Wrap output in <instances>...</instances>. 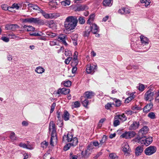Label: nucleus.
<instances>
[{"label":"nucleus","mask_w":159,"mask_h":159,"mask_svg":"<svg viewBox=\"0 0 159 159\" xmlns=\"http://www.w3.org/2000/svg\"><path fill=\"white\" fill-rule=\"evenodd\" d=\"M148 128L147 126H144L139 131L138 136L133 140L135 142L140 143L143 145L147 146L150 145L152 141V138L151 137L146 138L145 136L148 132Z\"/></svg>","instance_id":"f257e3e1"},{"label":"nucleus","mask_w":159,"mask_h":159,"mask_svg":"<svg viewBox=\"0 0 159 159\" xmlns=\"http://www.w3.org/2000/svg\"><path fill=\"white\" fill-rule=\"evenodd\" d=\"M78 20L75 16H69L66 19L64 26L66 29L70 30L74 29L77 25Z\"/></svg>","instance_id":"f03ea898"},{"label":"nucleus","mask_w":159,"mask_h":159,"mask_svg":"<svg viewBox=\"0 0 159 159\" xmlns=\"http://www.w3.org/2000/svg\"><path fill=\"white\" fill-rule=\"evenodd\" d=\"M157 151L156 147L154 146H150L144 150L145 154L147 156H150L155 153Z\"/></svg>","instance_id":"7ed1b4c3"},{"label":"nucleus","mask_w":159,"mask_h":159,"mask_svg":"<svg viewBox=\"0 0 159 159\" xmlns=\"http://www.w3.org/2000/svg\"><path fill=\"white\" fill-rule=\"evenodd\" d=\"M152 90L151 89H149L144 94V99L146 101H151L153 100V96L154 93L152 92Z\"/></svg>","instance_id":"20e7f679"},{"label":"nucleus","mask_w":159,"mask_h":159,"mask_svg":"<svg viewBox=\"0 0 159 159\" xmlns=\"http://www.w3.org/2000/svg\"><path fill=\"white\" fill-rule=\"evenodd\" d=\"M136 134V133L134 131H126L123 133L120 137L126 139H129L134 137Z\"/></svg>","instance_id":"39448f33"},{"label":"nucleus","mask_w":159,"mask_h":159,"mask_svg":"<svg viewBox=\"0 0 159 159\" xmlns=\"http://www.w3.org/2000/svg\"><path fill=\"white\" fill-rule=\"evenodd\" d=\"M49 132H51V134L52 136L57 135L56 129L55 127V124L53 121H51L49 123Z\"/></svg>","instance_id":"423d86ee"},{"label":"nucleus","mask_w":159,"mask_h":159,"mask_svg":"<svg viewBox=\"0 0 159 159\" xmlns=\"http://www.w3.org/2000/svg\"><path fill=\"white\" fill-rule=\"evenodd\" d=\"M94 93L91 91H88L86 92L84 95L80 98L81 101H82L83 98H87L88 99H91L94 95Z\"/></svg>","instance_id":"0eeeda50"},{"label":"nucleus","mask_w":159,"mask_h":159,"mask_svg":"<svg viewBox=\"0 0 159 159\" xmlns=\"http://www.w3.org/2000/svg\"><path fill=\"white\" fill-rule=\"evenodd\" d=\"M73 135L71 133L68 134L67 135H64L63 137V141L65 142L67 141L68 142H73V139L74 138L77 139V138L75 137L73 138Z\"/></svg>","instance_id":"6e6552de"},{"label":"nucleus","mask_w":159,"mask_h":159,"mask_svg":"<svg viewBox=\"0 0 159 159\" xmlns=\"http://www.w3.org/2000/svg\"><path fill=\"white\" fill-rule=\"evenodd\" d=\"M97 69V65H88L87 66L86 71L88 74H93L95 70Z\"/></svg>","instance_id":"1a4fd4ad"},{"label":"nucleus","mask_w":159,"mask_h":159,"mask_svg":"<svg viewBox=\"0 0 159 159\" xmlns=\"http://www.w3.org/2000/svg\"><path fill=\"white\" fill-rule=\"evenodd\" d=\"M77 139L74 138L73 139V142L68 143L66 145L64 148V150L66 151L68 150L70 148L71 146H75L78 143Z\"/></svg>","instance_id":"9d476101"},{"label":"nucleus","mask_w":159,"mask_h":159,"mask_svg":"<svg viewBox=\"0 0 159 159\" xmlns=\"http://www.w3.org/2000/svg\"><path fill=\"white\" fill-rule=\"evenodd\" d=\"M88 7L86 5H80L74 8L75 11H81L88 9Z\"/></svg>","instance_id":"9b49d317"},{"label":"nucleus","mask_w":159,"mask_h":159,"mask_svg":"<svg viewBox=\"0 0 159 159\" xmlns=\"http://www.w3.org/2000/svg\"><path fill=\"white\" fill-rule=\"evenodd\" d=\"M153 105L152 102L147 104L143 108V111L144 113H148L152 108Z\"/></svg>","instance_id":"f8f14e48"},{"label":"nucleus","mask_w":159,"mask_h":159,"mask_svg":"<svg viewBox=\"0 0 159 159\" xmlns=\"http://www.w3.org/2000/svg\"><path fill=\"white\" fill-rule=\"evenodd\" d=\"M89 27L90 28L91 32L94 34H96L99 31V28L97 25L95 24H90V26Z\"/></svg>","instance_id":"ddd939ff"},{"label":"nucleus","mask_w":159,"mask_h":159,"mask_svg":"<svg viewBox=\"0 0 159 159\" xmlns=\"http://www.w3.org/2000/svg\"><path fill=\"white\" fill-rule=\"evenodd\" d=\"M140 125L139 121H134L133 123L131 124L129 127V130H135L138 128Z\"/></svg>","instance_id":"4468645a"},{"label":"nucleus","mask_w":159,"mask_h":159,"mask_svg":"<svg viewBox=\"0 0 159 159\" xmlns=\"http://www.w3.org/2000/svg\"><path fill=\"white\" fill-rule=\"evenodd\" d=\"M22 31H32L35 30V28L32 26L24 25L21 28Z\"/></svg>","instance_id":"2eb2a0df"},{"label":"nucleus","mask_w":159,"mask_h":159,"mask_svg":"<svg viewBox=\"0 0 159 159\" xmlns=\"http://www.w3.org/2000/svg\"><path fill=\"white\" fill-rule=\"evenodd\" d=\"M31 23L38 24L40 25H43L44 22L43 20L39 18L31 17Z\"/></svg>","instance_id":"dca6fc26"},{"label":"nucleus","mask_w":159,"mask_h":159,"mask_svg":"<svg viewBox=\"0 0 159 159\" xmlns=\"http://www.w3.org/2000/svg\"><path fill=\"white\" fill-rule=\"evenodd\" d=\"M70 91V89L64 88L62 89H59L57 90V93L58 94L60 93L64 94H66L69 93Z\"/></svg>","instance_id":"f3484780"},{"label":"nucleus","mask_w":159,"mask_h":159,"mask_svg":"<svg viewBox=\"0 0 159 159\" xmlns=\"http://www.w3.org/2000/svg\"><path fill=\"white\" fill-rule=\"evenodd\" d=\"M19 28V26L16 24H10L6 25L5 28L7 30H15Z\"/></svg>","instance_id":"a211bd4d"},{"label":"nucleus","mask_w":159,"mask_h":159,"mask_svg":"<svg viewBox=\"0 0 159 159\" xmlns=\"http://www.w3.org/2000/svg\"><path fill=\"white\" fill-rule=\"evenodd\" d=\"M40 13L42 14L43 16L46 19L52 18H53L54 16L52 13L48 14L42 9L41 10Z\"/></svg>","instance_id":"6ab92c4d"},{"label":"nucleus","mask_w":159,"mask_h":159,"mask_svg":"<svg viewBox=\"0 0 159 159\" xmlns=\"http://www.w3.org/2000/svg\"><path fill=\"white\" fill-rule=\"evenodd\" d=\"M114 119H118L122 122L126 121L127 119V117L125 116L124 114H122V115H117L115 116Z\"/></svg>","instance_id":"aec40b11"},{"label":"nucleus","mask_w":159,"mask_h":159,"mask_svg":"<svg viewBox=\"0 0 159 159\" xmlns=\"http://www.w3.org/2000/svg\"><path fill=\"white\" fill-rule=\"evenodd\" d=\"M118 12L121 14H129L130 13V11L128 8L122 7L119 10Z\"/></svg>","instance_id":"412c9836"},{"label":"nucleus","mask_w":159,"mask_h":159,"mask_svg":"<svg viewBox=\"0 0 159 159\" xmlns=\"http://www.w3.org/2000/svg\"><path fill=\"white\" fill-rule=\"evenodd\" d=\"M143 148L142 146H138L135 149V154L138 156L141 155L143 151Z\"/></svg>","instance_id":"4be33fe9"},{"label":"nucleus","mask_w":159,"mask_h":159,"mask_svg":"<svg viewBox=\"0 0 159 159\" xmlns=\"http://www.w3.org/2000/svg\"><path fill=\"white\" fill-rule=\"evenodd\" d=\"M107 137L106 135H103L101 139L100 140V147L105 146L107 142Z\"/></svg>","instance_id":"5701e85b"},{"label":"nucleus","mask_w":159,"mask_h":159,"mask_svg":"<svg viewBox=\"0 0 159 159\" xmlns=\"http://www.w3.org/2000/svg\"><path fill=\"white\" fill-rule=\"evenodd\" d=\"M66 35L65 34H60L58 37V39L59 41L62 42L65 45H67V43L66 42Z\"/></svg>","instance_id":"b1692460"},{"label":"nucleus","mask_w":159,"mask_h":159,"mask_svg":"<svg viewBox=\"0 0 159 159\" xmlns=\"http://www.w3.org/2000/svg\"><path fill=\"white\" fill-rule=\"evenodd\" d=\"M78 35L77 34H72L71 36L73 44L76 46L77 44Z\"/></svg>","instance_id":"393cba45"},{"label":"nucleus","mask_w":159,"mask_h":159,"mask_svg":"<svg viewBox=\"0 0 159 159\" xmlns=\"http://www.w3.org/2000/svg\"><path fill=\"white\" fill-rule=\"evenodd\" d=\"M140 38L141 43L142 44H144L146 45L149 43L148 39L147 37L143 36V35H141Z\"/></svg>","instance_id":"a878e982"},{"label":"nucleus","mask_w":159,"mask_h":159,"mask_svg":"<svg viewBox=\"0 0 159 159\" xmlns=\"http://www.w3.org/2000/svg\"><path fill=\"white\" fill-rule=\"evenodd\" d=\"M91 31L90 28L89 26H86L85 28V30L84 32L83 36L84 37H88Z\"/></svg>","instance_id":"bb28decb"},{"label":"nucleus","mask_w":159,"mask_h":159,"mask_svg":"<svg viewBox=\"0 0 159 159\" xmlns=\"http://www.w3.org/2000/svg\"><path fill=\"white\" fill-rule=\"evenodd\" d=\"M28 6L32 8L33 10H37L39 12L41 10L37 5L31 3L28 4Z\"/></svg>","instance_id":"cd10ccee"},{"label":"nucleus","mask_w":159,"mask_h":159,"mask_svg":"<svg viewBox=\"0 0 159 159\" xmlns=\"http://www.w3.org/2000/svg\"><path fill=\"white\" fill-rule=\"evenodd\" d=\"M69 115L70 114L68 111H65L62 116V117L65 121H67L69 120Z\"/></svg>","instance_id":"c85d7f7f"},{"label":"nucleus","mask_w":159,"mask_h":159,"mask_svg":"<svg viewBox=\"0 0 159 159\" xmlns=\"http://www.w3.org/2000/svg\"><path fill=\"white\" fill-rule=\"evenodd\" d=\"M90 154V151L88 149L85 150L84 153L83 151L82 152V155L84 158L88 157Z\"/></svg>","instance_id":"c756f323"},{"label":"nucleus","mask_w":159,"mask_h":159,"mask_svg":"<svg viewBox=\"0 0 159 159\" xmlns=\"http://www.w3.org/2000/svg\"><path fill=\"white\" fill-rule=\"evenodd\" d=\"M135 97V95L133 93H131L130 94L129 97L127 98L125 100V103H129L131 100L133 99Z\"/></svg>","instance_id":"7c9ffc66"},{"label":"nucleus","mask_w":159,"mask_h":159,"mask_svg":"<svg viewBox=\"0 0 159 159\" xmlns=\"http://www.w3.org/2000/svg\"><path fill=\"white\" fill-rule=\"evenodd\" d=\"M83 106L87 107L88 105L89 104V102L88 99L83 98L82 101H81Z\"/></svg>","instance_id":"2f4dec72"},{"label":"nucleus","mask_w":159,"mask_h":159,"mask_svg":"<svg viewBox=\"0 0 159 159\" xmlns=\"http://www.w3.org/2000/svg\"><path fill=\"white\" fill-rule=\"evenodd\" d=\"M35 71L38 73L41 74L44 71V69L42 67L39 66L37 67L35 70Z\"/></svg>","instance_id":"473e14b6"},{"label":"nucleus","mask_w":159,"mask_h":159,"mask_svg":"<svg viewBox=\"0 0 159 159\" xmlns=\"http://www.w3.org/2000/svg\"><path fill=\"white\" fill-rule=\"evenodd\" d=\"M114 101L115 102V104L114 105L116 107H120L121 104V102L119 99H117L116 98H114L113 99Z\"/></svg>","instance_id":"72a5a7b5"},{"label":"nucleus","mask_w":159,"mask_h":159,"mask_svg":"<svg viewBox=\"0 0 159 159\" xmlns=\"http://www.w3.org/2000/svg\"><path fill=\"white\" fill-rule=\"evenodd\" d=\"M70 1L69 0H66L61 2V4L62 6L65 7L70 5Z\"/></svg>","instance_id":"f704fd0d"},{"label":"nucleus","mask_w":159,"mask_h":159,"mask_svg":"<svg viewBox=\"0 0 159 159\" xmlns=\"http://www.w3.org/2000/svg\"><path fill=\"white\" fill-rule=\"evenodd\" d=\"M123 150L125 152H128L129 151V147L127 144H125L124 145Z\"/></svg>","instance_id":"c9c22d12"},{"label":"nucleus","mask_w":159,"mask_h":159,"mask_svg":"<svg viewBox=\"0 0 159 159\" xmlns=\"http://www.w3.org/2000/svg\"><path fill=\"white\" fill-rule=\"evenodd\" d=\"M140 2L141 3H144V5L146 7L149 6L151 3L150 0H140Z\"/></svg>","instance_id":"e433bc0d"},{"label":"nucleus","mask_w":159,"mask_h":159,"mask_svg":"<svg viewBox=\"0 0 159 159\" xmlns=\"http://www.w3.org/2000/svg\"><path fill=\"white\" fill-rule=\"evenodd\" d=\"M10 138L11 140L13 141L16 140L17 139V137L16 136L15 133L14 132L11 133Z\"/></svg>","instance_id":"4c0bfd02"},{"label":"nucleus","mask_w":159,"mask_h":159,"mask_svg":"<svg viewBox=\"0 0 159 159\" xmlns=\"http://www.w3.org/2000/svg\"><path fill=\"white\" fill-rule=\"evenodd\" d=\"M139 86L137 87V88L139 91L141 92L143 91L145 89L144 85L141 84H139Z\"/></svg>","instance_id":"58836bf2"},{"label":"nucleus","mask_w":159,"mask_h":159,"mask_svg":"<svg viewBox=\"0 0 159 159\" xmlns=\"http://www.w3.org/2000/svg\"><path fill=\"white\" fill-rule=\"evenodd\" d=\"M111 0H104L103 4L105 6H109L111 4Z\"/></svg>","instance_id":"ea45409f"},{"label":"nucleus","mask_w":159,"mask_h":159,"mask_svg":"<svg viewBox=\"0 0 159 159\" xmlns=\"http://www.w3.org/2000/svg\"><path fill=\"white\" fill-rule=\"evenodd\" d=\"M78 60L77 59L73 58L72 60L71 66H76L78 64Z\"/></svg>","instance_id":"a19ab883"},{"label":"nucleus","mask_w":159,"mask_h":159,"mask_svg":"<svg viewBox=\"0 0 159 159\" xmlns=\"http://www.w3.org/2000/svg\"><path fill=\"white\" fill-rule=\"evenodd\" d=\"M148 116L152 119H154L156 118L155 113L153 112H149L148 115Z\"/></svg>","instance_id":"79ce46f5"},{"label":"nucleus","mask_w":159,"mask_h":159,"mask_svg":"<svg viewBox=\"0 0 159 159\" xmlns=\"http://www.w3.org/2000/svg\"><path fill=\"white\" fill-rule=\"evenodd\" d=\"M63 82L64 86L66 87H70L71 84V82L70 80H67Z\"/></svg>","instance_id":"37998d69"},{"label":"nucleus","mask_w":159,"mask_h":159,"mask_svg":"<svg viewBox=\"0 0 159 159\" xmlns=\"http://www.w3.org/2000/svg\"><path fill=\"white\" fill-rule=\"evenodd\" d=\"M78 21L80 24H82L85 23V21L83 16H80L78 18Z\"/></svg>","instance_id":"c03bdc74"},{"label":"nucleus","mask_w":159,"mask_h":159,"mask_svg":"<svg viewBox=\"0 0 159 159\" xmlns=\"http://www.w3.org/2000/svg\"><path fill=\"white\" fill-rule=\"evenodd\" d=\"M2 9L5 11L7 10L8 9H12V8L11 7H8L7 5L6 4H3L2 5Z\"/></svg>","instance_id":"a18cd8bd"},{"label":"nucleus","mask_w":159,"mask_h":159,"mask_svg":"<svg viewBox=\"0 0 159 159\" xmlns=\"http://www.w3.org/2000/svg\"><path fill=\"white\" fill-rule=\"evenodd\" d=\"M112 105H115V104L114 103H112L111 102H108L105 105V108L107 109H109L112 107Z\"/></svg>","instance_id":"49530a36"},{"label":"nucleus","mask_w":159,"mask_h":159,"mask_svg":"<svg viewBox=\"0 0 159 159\" xmlns=\"http://www.w3.org/2000/svg\"><path fill=\"white\" fill-rule=\"evenodd\" d=\"M41 32L40 31L38 32H35L34 33H30V35L31 36H41Z\"/></svg>","instance_id":"de8ad7c7"},{"label":"nucleus","mask_w":159,"mask_h":159,"mask_svg":"<svg viewBox=\"0 0 159 159\" xmlns=\"http://www.w3.org/2000/svg\"><path fill=\"white\" fill-rule=\"evenodd\" d=\"M65 55L66 56L70 57L71 56V53L70 51L68 50V49L65 50Z\"/></svg>","instance_id":"09e8293b"},{"label":"nucleus","mask_w":159,"mask_h":159,"mask_svg":"<svg viewBox=\"0 0 159 159\" xmlns=\"http://www.w3.org/2000/svg\"><path fill=\"white\" fill-rule=\"evenodd\" d=\"M41 147L43 148H46L48 145V143L46 141H44L41 143Z\"/></svg>","instance_id":"8fccbe9b"},{"label":"nucleus","mask_w":159,"mask_h":159,"mask_svg":"<svg viewBox=\"0 0 159 159\" xmlns=\"http://www.w3.org/2000/svg\"><path fill=\"white\" fill-rule=\"evenodd\" d=\"M118 119H115V120L113 122V125L115 127H116L120 124V121Z\"/></svg>","instance_id":"3c124183"},{"label":"nucleus","mask_w":159,"mask_h":159,"mask_svg":"<svg viewBox=\"0 0 159 159\" xmlns=\"http://www.w3.org/2000/svg\"><path fill=\"white\" fill-rule=\"evenodd\" d=\"M57 135H54V136H52V135L51 134V137L50 139V143L52 145H53V139H57Z\"/></svg>","instance_id":"603ef678"},{"label":"nucleus","mask_w":159,"mask_h":159,"mask_svg":"<svg viewBox=\"0 0 159 159\" xmlns=\"http://www.w3.org/2000/svg\"><path fill=\"white\" fill-rule=\"evenodd\" d=\"M56 103L55 102L53 103L51 106V109L50 111V113H52L54 110L55 107L56 106Z\"/></svg>","instance_id":"864d4df0"},{"label":"nucleus","mask_w":159,"mask_h":159,"mask_svg":"<svg viewBox=\"0 0 159 159\" xmlns=\"http://www.w3.org/2000/svg\"><path fill=\"white\" fill-rule=\"evenodd\" d=\"M72 59V57H69L67 58L66 59L65 61V63L66 64H68L70 62Z\"/></svg>","instance_id":"5fc2aeb1"},{"label":"nucleus","mask_w":159,"mask_h":159,"mask_svg":"<svg viewBox=\"0 0 159 159\" xmlns=\"http://www.w3.org/2000/svg\"><path fill=\"white\" fill-rule=\"evenodd\" d=\"M80 105V103L78 101H76L74 102V107L75 108L79 107Z\"/></svg>","instance_id":"6e6d98bb"},{"label":"nucleus","mask_w":159,"mask_h":159,"mask_svg":"<svg viewBox=\"0 0 159 159\" xmlns=\"http://www.w3.org/2000/svg\"><path fill=\"white\" fill-rule=\"evenodd\" d=\"M11 7L12 8H16V9H18L19 8V6L18 4L14 3L12 5Z\"/></svg>","instance_id":"4d7b16f0"},{"label":"nucleus","mask_w":159,"mask_h":159,"mask_svg":"<svg viewBox=\"0 0 159 159\" xmlns=\"http://www.w3.org/2000/svg\"><path fill=\"white\" fill-rule=\"evenodd\" d=\"M31 18H27L25 19H23V22L25 23H31Z\"/></svg>","instance_id":"13d9d810"},{"label":"nucleus","mask_w":159,"mask_h":159,"mask_svg":"<svg viewBox=\"0 0 159 159\" xmlns=\"http://www.w3.org/2000/svg\"><path fill=\"white\" fill-rule=\"evenodd\" d=\"M1 39L3 41H4L6 42H9V38L7 37H5V36L2 37L1 38Z\"/></svg>","instance_id":"bf43d9fd"},{"label":"nucleus","mask_w":159,"mask_h":159,"mask_svg":"<svg viewBox=\"0 0 159 159\" xmlns=\"http://www.w3.org/2000/svg\"><path fill=\"white\" fill-rule=\"evenodd\" d=\"M63 124V123L61 121V120H60V119L59 120L57 121V125H58V126L60 127H62Z\"/></svg>","instance_id":"052dcab7"},{"label":"nucleus","mask_w":159,"mask_h":159,"mask_svg":"<svg viewBox=\"0 0 159 159\" xmlns=\"http://www.w3.org/2000/svg\"><path fill=\"white\" fill-rule=\"evenodd\" d=\"M109 157L111 159H117V157L113 153L110 154Z\"/></svg>","instance_id":"680f3d73"},{"label":"nucleus","mask_w":159,"mask_h":159,"mask_svg":"<svg viewBox=\"0 0 159 159\" xmlns=\"http://www.w3.org/2000/svg\"><path fill=\"white\" fill-rule=\"evenodd\" d=\"M19 146L21 147H22L23 148H26L27 145L25 144V143H20L19 145Z\"/></svg>","instance_id":"e2e57ef3"},{"label":"nucleus","mask_w":159,"mask_h":159,"mask_svg":"<svg viewBox=\"0 0 159 159\" xmlns=\"http://www.w3.org/2000/svg\"><path fill=\"white\" fill-rule=\"evenodd\" d=\"M56 41L55 40L51 41L50 42L49 44L51 46H53L56 45Z\"/></svg>","instance_id":"0e129e2a"},{"label":"nucleus","mask_w":159,"mask_h":159,"mask_svg":"<svg viewBox=\"0 0 159 159\" xmlns=\"http://www.w3.org/2000/svg\"><path fill=\"white\" fill-rule=\"evenodd\" d=\"M93 145L95 147H100V143L97 141L93 142Z\"/></svg>","instance_id":"69168bd1"},{"label":"nucleus","mask_w":159,"mask_h":159,"mask_svg":"<svg viewBox=\"0 0 159 159\" xmlns=\"http://www.w3.org/2000/svg\"><path fill=\"white\" fill-rule=\"evenodd\" d=\"M73 68L72 69V73L73 74L75 73V72L77 70V67L76 66H72Z\"/></svg>","instance_id":"338daca9"},{"label":"nucleus","mask_w":159,"mask_h":159,"mask_svg":"<svg viewBox=\"0 0 159 159\" xmlns=\"http://www.w3.org/2000/svg\"><path fill=\"white\" fill-rule=\"evenodd\" d=\"M57 34L53 33H50L48 35L50 36L51 37L53 38L57 36Z\"/></svg>","instance_id":"774afa93"}]
</instances>
